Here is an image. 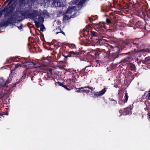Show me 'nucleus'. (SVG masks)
<instances>
[{
	"mask_svg": "<svg viewBox=\"0 0 150 150\" xmlns=\"http://www.w3.org/2000/svg\"><path fill=\"white\" fill-rule=\"evenodd\" d=\"M148 99L150 100V91L149 93V96H148Z\"/></svg>",
	"mask_w": 150,
	"mask_h": 150,
	"instance_id": "27",
	"label": "nucleus"
},
{
	"mask_svg": "<svg viewBox=\"0 0 150 150\" xmlns=\"http://www.w3.org/2000/svg\"><path fill=\"white\" fill-rule=\"evenodd\" d=\"M76 77H78L79 76L78 75L73 76L72 77V80L74 82H75L76 80Z\"/></svg>",
	"mask_w": 150,
	"mask_h": 150,
	"instance_id": "15",
	"label": "nucleus"
},
{
	"mask_svg": "<svg viewBox=\"0 0 150 150\" xmlns=\"http://www.w3.org/2000/svg\"><path fill=\"white\" fill-rule=\"evenodd\" d=\"M147 109L148 110V114L149 115V119H150V109H149L148 108H147Z\"/></svg>",
	"mask_w": 150,
	"mask_h": 150,
	"instance_id": "21",
	"label": "nucleus"
},
{
	"mask_svg": "<svg viewBox=\"0 0 150 150\" xmlns=\"http://www.w3.org/2000/svg\"><path fill=\"white\" fill-rule=\"evenodd\" d=\"M78 9H76V7L74 6H73L71 7H69L68 8L67 11L66 12V14H70L72 12L74 11H75L76 10Z\"/></svg>",
	"mask_w": 150,
	"mask_h": 150,
	"instance_id": "6",
	"label": "nucleus"
},
{
	"mask_svg": "<svg viewBox=\"0 0 150 150\" xmlns=\"http://www.w3.org/2000/svg\"><path fill=\"white\" fill-rule=\"evenodd\" d=\"M99 27H101L102 28H105V26L104 25H101L99 24Z\"/></svg>",
	"mask_w": 150,
	"mask_h": 150,
	"instance_id": "26",
	"label": "nucleus"
},
{
	"mask_svg": "<svg viewBox=\"0 0 150 150\" xmlns=\"http://www.w3.org/2000/svg\"><path fill=\"white\" fill-rule=\"evenodd\" d=\"M106 92V90L105 88H104L102 89L101 91L97 92H93V93L94 94V98L98 97V96H101L104 94Z\"/></svg>",
	"mask_w": 150,
	"mask_h": 150,
	"instance_id": "5",
	"label": "nucleus"
},
{
	"mask_svg": "<svg viewBox=\"0 0 150 150\" xmlns=\"http://www.w3.org/2000/svg\"><path fill=\"white\" fill-rule=\"evenodd\" d=\"M85 92L86 93H88L90 92V91L88 90H83V92Z\"/></svg>",
	"mask_w": 150,
	"mask_h": 150,
	"instance_id": "20",
	"label": "nucleus"
},
{
	"mask_svg": "<svg viewBox=\"0 0 150 150\" xmlns=\"http://www.w3.org/2000/svg\"><path fill=\"white\" fill-rule=\"evenodd\" d=\"M6 115H8V113H7L6 114Z\"/></svg>",
	"mask_w": 150,
	"mask_h": 150,
	"instance_id": "34",
	"label": "nucleus"
},
{
	"mask_svg": "<svg viewBox=\"0 0 150 150\" xmlns=\"http://www.w3.org/2000/svg\"><path fill=\"white\" fill-rule=\"evenodd\" d=\"M130 110V108H127L125 109V112H127L126 113L125 112V114H131V111L128 112H127V111H128Z\"/></svg>",
	"mask_w": 150,
	"mask_h": 150,
	"instance_id": "10",
	"label": "nucleus"
},
{
	"mask_svg": "<svg viewBox=\"0 0 150 150\" xmlns=\"http://www.w3.org/2000/svg\"><path fill=\"white\" fill-rule=\"evenodd\" d=\"M1 16V13H0V17Z\"/></svg>",
	"mask_w": 150,
	"mask_h": 150,
	"instance_id": "32",
	"label": "nucleus"
},
{
	"mask_svg": "<svg viewBox=\"0 0 150 150\" xmlns=\"http://www.w3.org/2000/svg\"><path fill=\"white\" fill-rule=\"evenodd\" d=\"M27 13L28 18L34 21L36 26L38 28L43 25L44 18L49 16L48 12L45 10L41 13L38 10H32L27 11Z\"/></svg>",
	"mask_w": 150,
	"mask_h": 150,
	"instance_id": "1",
	"label": "nucleus"
},
{
	"mask_svg": "<svg viewBox=\"0 0 150 150\" xmlns=\"http://www.w3.org/2000/svg\"><path fill=\"white\" fill-rule=\"evenodd\" d=\"M64 87L67 90H68V91H70V89L69 88H68L67 86L64 85V87Z\"/></svg>",
	"mask_w": 150,
	"mask_h": 150,
	"instance_id": "23",
	"label": "nucleus"
},
{
	"mask_svg": "<svg viewBox=\"0 0 150 150\" xmlns=\"http://www.w3.org/2000/svg\"><path fill=\"white\" fill-rule=\"evenodd\" d=\"M128 96L127 95V93H126L125 96V100H123V103H125L127 102L128 99Z\"/></svg>",
	"mask_w": 150,
	"mask_h": 150,
	"instance_id": "11",
	"label": "nucleus"
},
{
	"mask_svg": "<svg viewBox=\"0 0 150 150\" xmlns=\"http://www.w3.org/2000/svg\"><path fill=\"white\" fill-rule=\"evenodd\" d=\"M78 0H74L72 1H71L70 4L71 5H74L76 4L78 2Z\"/></svg>",
	"mask_w": 150,
	"mask_h": 150,
	"instance_id": "14",
	"label": "nucleus"
},
{
	"mask_svg": "<svg viewBox=\"0 0 150 150\" xmlns=\"http://www.w3.org/2000/svg\"><path fill=\"white\" fill-rule=\"evenodd\" d=\"M87 88H89L92 91L93 90L92 88L90 87L89 86H87Z\"/></svg>",
	"mask_w": 150,
	"mask_h": 150,
	"instance_id": "24",
	"label": "nucleus"
},
{
	"mask_svg": "<svg viewBox=\"0 0 150 150\" xmlns=\"http://www.w3.org/2000/svg\"><path fill=\"white\" fill-rule=\"evenodd\" d=\"M106 22L107 23H110V20L109 19H108V18H107L106 19Z\"/></svg>",
	"mask_w": 150,
	"mask_h": 150,
	"instance_id": "25",
	"label": "nucleus"
},
{
	"mask_svg": "<svg viewBox=\"0 0 150 150\" xmlns=\"http://www.w3.org/2000/svg\"><path fill=\"white\" fill-rule=\"evenodd\" d=\"M87 88V86H84L83 87H81L80 88L81 89H84V88Z\"/></svg>",
	"mask_w": 150,
	"mask_h": 150,
	"instance_id": "28",
	"label": "nucleus"
},
{
	"mask_svg": "<svg viewBox=\"0 0 150 150\" xmlns=\"http://www.w3.org/2000/svg\"><path fill=\"white\" fill-rule=\"evenodd\" d=\"M22 78H23L24 79V76H22Z\"/></svg>",
	"mask_w": 150,
	"mask_h": 150,
	"instance_id": "33",
	"label": "nucleus"
},
{
	"mask_svg": "<svg viewBox=\"0 0 150 150\" xmlns=\"http://www.w3.org/2000/svg\"><path fill=\"white\" fill-rule=\"evenodd\" d=\"M124 44H123V45H124ZM120 47H121V48L122 49L123 48H124V46H123V45H121V46H120Z\"/></svg>",
	"mask_w": 150,
	"mask_h": 150,
	"instance_id": "29",
	"label": "nucleus"
},
{
	"mask_svg": "<svg viewBox=\"0 0 150 150\" xmlns=\"http://www.w3.org/2000/svg\"><path fill=\"white\" fill-rule=\"evenodd\" d=\"M142 51L144 53L146 52H150V49L148 48L146 49H143L142 50Z\"/></svg>",
	"mask_w": 150,
	"mask_h": 150,
	"instance_id": "12",
	"label": "nucleus"
},
{
	"mask_svg": "<svg viewBox=\"0 0 150 150\" xmlns=\"http://www.w3.org/2000/svg\"><path fill=\"white\" fill-rule=\"evenodd\" d=\"M18 28L20 29H21V26H20V27H18Z\"/></svg>",
	"mask_w": 150,
	"mask_h": 150,
	"instance_id": "30",
	"label": "nucleus"
},
{
	"mask_svg": "<svg viewBox=\"0 0 150 150\" xmlns=\"http://www.w3.org/2000/svg\"><path fill=\"white\" fill-rule=\"evenodd\" d=\"M6 83L5 80L3 78L0 79V85L1 86H4Z\"/></svg>",
	"mask_w": 150,
	"mask_h": 150,
	"instance_id": "7",
	"label": "nucleus"
},
{
	"mask_svg": "<svg viewBox=\"0 0 150 150\" xmlns=\"http://www.w3.org/2000/svg\"><path fill=\"white\" fill-rule=\"evenodd\" d=\"M80 88H77V90L76 91V92H83V90H81Z\"/></svg>",
	"mask_w": 150,
	"mask_h": 150,
	"instance_id": "19",
	"label": "nucleus"
},
{
	"mask_svg": "<svg viewBox=\"0 0 150 150\" xmlns=\"http://www.w3.org/2000/svg\"><path fill=\"white\" fill-rule=\"evenodd\" d=\"M12 77L11 75H10L8 79L6 81V83H8L10 82V81H11Z\"/></svg>",
	"mask_w": 150,
	"mask_h": 150,
	"instance_id": "13",
	"label": "nucleus"
},
{
	"mask_svg": "<svg viewBox=\"0 0 150 150\" xmlns=\"http://www.w3.org/2000/svg\"><path fill=\"white\" fill-rule=\"evenodd\" d=\"M70 54L71 55H72L73 57L75 55H76L77 54V53L76 52H75L73 51L70 52Z\"/></svg>",
	"mask_w": 150,
	"mask_h": 150,
	"instance_id": "18",
	"label": "nucleus"
},
{
	"mask_svg": "<svg viewBox=\"0 0 150 150\" xmlns=\"http://www.w3.org/2000/svg\"><path fill=\"white\" fill-rule=\"evenodd\" d=\"M58 33H58V32H57V33H56V34H58Z\"/></svg>",
	"mask_w": 150,
	"mask_h": 150,
	"instance_id": "31",
	"label": "nucleus"
},
{
	"mask_svg": "<svg viewBox=\"0 0 150 150\" xmlns=\"http://www.w3.org/2000/svg\"><path fill=\"white\" fill-rule=\"evenodd\" d=\"M41 30H42V29H41Z\"/></svg>",
	"mask_w": 150,
	"mask_h": 150,
	"instance_id": "35",
	"label": "nucleus"
},
{
	"mask_svg": "<svg viewBox=\"0 0 150 150\" xmlns=\"http://www.w3.org/2000/svg\"><path fill=\"white\" fill-rule=\"evenodd\" d=\"M35 65V64L32 62L24 63L21 64H18L15 65V69H16L19 67H26L27 70H28V69L33 68Z\"/></svg>",
	"mask_w": 150,
	"mask_h": 150,
	"instance_id": "2",
	"label": "nucleus"
},
{
	"mask_svg": "<svg viewBox=\"0 0 150 150\" xmlns=\"http://www.w3.org/2000/svg\"><path fill=\"white\" fill-rule=\"evenodd\" d=\"M57 83H58V84L59 85H60V86H62V87H64V85H63L62 83H60V82H57Z\"/></svg>",
	"mask_w": 150,
	"mask_h": 150,
	"instance_id": "22",
	"label": "nucleus"
},
{
	"mask_svg": "<svg viewBox=\"0 0 150 150\" xmlns=\"http://www.w3.org/2000/svg\"><path fill=\"white\" fill-rule=\"evenodd\" d=\"M134 44H136V43H135L134 42Z\"/></svg>",
	"mask_w": 150,
	"mask_h": 150,
	"instance_id": "36",
	"label": "nucleus"
},
{
	"mask_svg": "<svg viewBox=\"0 0 150 150\" xmlns=\"http://www.w3.org/2000/svg\"><path fill=\"white\" fill-rule=\"evenodd\" d=\"M63 55L65 58H67L68 57H73L72 55H71L70 52L67 53V54H65L64 53H63Z\"/></svg>",
	"mask_w": 150,
	"mask_h": 150,
	"instance_id": "8",
	"label": "nucleus"
},
{
	"mask_svg": "<svg viewBox=\"0 0 150 150\" xmlns=\"http://www.w3.org/2000/svg\"><path fill=\"white\" fill-rule=\"evenodd\" d=\"M16 0H6V1L4 2V5L6 4L9 1L8 5L7 6V8H5L4 9L5 11L6 10V9H9L10 8H11L12 7L13 4L14 3Z\"/></svg>",
	"mask_w": 150,
	"mask_h": 150,
	"instance_id": "4",
	"label": "nucleus"
},
{
	"mask_svg": "<svg viewBox=\"0 0 150 150\" xmlns=\"http://www.w3.org/2000/svg\"><path fill=\"white\" fill-rule=\"evenodd\" d=\"M86 0H80L79 2V5L78 7H81L82 4L84 3Z\"/></svg>",
	"mask_w": 150,
	"mask_h": 150,
	"instance_id": "9",
	"label": "nucleus"
},
{
	"mask_svg": "<svg viewBox=\"0 0 150 150\" xmlns=\"http://www.w3.org/2000/svg\"><path fill=\"white\" fill-rule=\"evenodd\" d=\"M65 2L60 0H56L53 1L52 6L53 7L64 6L65 5Z\"/></svg>",
	"mask_w": 150,
	"mask_h": 150,
	"instance_id": "3",
	"label": "nucleus"
},
{
	"mask_svg": "<svg viewBox=\"0 0 150 150\" xmlns=\"http://www.w3.org/2000/svg\"><path fill=\"white\" fill-rule=\"evenodd\" d=\"M91 33L94 36H96L98 35V33L93 31H91Z\"/></svg>",
	"mask_w": 150,
	"mask_h": 150,
	"instance_id": "17",
	"label": "nucleus"
},
{
	"mask_svg": "<svg viewBox=\"0 0 150 150\" xmlns=\"http://www.w3.org/2000/svg\"><path fill=\"white\" fill-rule=\"evenodd\" d=\"M70 19V18L67 15L64 16L63 19L64 20H68Z\"/></svg>",
	"mask_w": 150,
	"mask_h": 150,
	"instance_id": "16",
	"label": "nucleus"
}]
</instances>
